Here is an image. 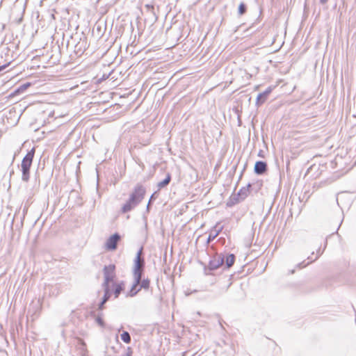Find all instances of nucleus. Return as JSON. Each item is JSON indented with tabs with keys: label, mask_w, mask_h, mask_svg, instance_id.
<instances>
[{
	"label": "nucleus",
	"mask_w": 356,
	"mask_h": 356,
	"mask_svg": "<svg viewBox=\"0 0 356 356\" xmlns=\"http://www.w3.org/2000/svg\"><path fill=\"white\" fill-rule=\"evenodd\" d=\"M35 154V149L32 148L27 152L26 156L23 158L21 167H22V179L23 181L27 182L30 178V168L33 163V159Z\"/></svg>",
	"instance_id": "obj_1"
},
{
	"label": "nucleus",
	"mask_w": 356,
	"mask_h": 356,
	"mask_svg": "<svg viewBox=\"0 0 356 356\" xmlns=\"http://www.w3.org/2000/svg\"><path fill=\"white\" fill-rule=\"evenodd\" d=\"M143 247H141L136 254V257L134 259V264L133 268V277L136 279H140L143 277V274L145 269V259L142 257L143 254Z\"/></svg>",
	"instance_id": "obj_2"
},
{
	"label": "nucleus",
	"mask_w": 356,
	"mask_h": 356,
	"mask_svg": "<svg viewBox=\"0 0 356 356\" xmlns=\"http://www.w3.org/2000/svg\"><path fill=\"white\" fill-rule=\"evenodd\" d=\"M103 273L104 280L102 285H110L115 277V266L114 264L104 266Z\"/></svg>",
	"instance_id": "obj_3"
},
{
	"label": "nucleus",
	"mask_w": 356,
	"mask_h": 356,
	"mask_svg": "<svg viewBox=\"0 0 356 356\" xmlns=\"http://www.w3.org/2000/svg\"><path fill=\"white\" fill-rule=\"evenodd\" d=\"M146 193L145 188L141 184H137L130 193L129 197L140 204L145 197Z\"/></svg>",
	"instance_id": "obj_4"
},
{
	"label": "nucleus",
	"mask_w": 356,
	"mask_h": 356,
	"mask_svg": "<svg viewBox=\"0 0 356 356\" xmlns=\"http://www.w3.org/2000/svg\"><path fill=\"white\" fill-rule=\"evenodd\" d=\"M225 257L222 254H216L209 261L207 268H204V270H214L221 266L224 263Z\"/></svg>",
	"instance_id": "obj_5"
},
{
	"label": "nucleus",
	"mask_w": 356,
	"mask_h": 356,
	"mask_svg": "<svg viewBox=\"0 0 356 356\" xmlns=\"http://www.w3.org/2000/svg\"><path fill=\"white\" fill-rule=\"evenodd\" d=\"M121 238L118 233L111 235L106 241V248L108 250H115L117 249L118 243Z\"/></svg>",
	"instance_id": "obj_6"
},
{
	"label": "nucleus",
	"mask_w": 356,
	"mask_h": 356,
	"mask_svg": "<svg viewBox=\"0 0 356 356\" xmlns=\"http://www.w3.org/2000/svg\"><path fill=\"white\" fill-rule=\"evenodd\" d=\"M139 204L136 202V201L134 200L131 197L126 201V202L122 205L121 208V213H126L131 211H132L134 208H136Z\"/></svg>",
	"instance_id": "obj_7"
},
{
	"label": "nucleus",
	"mask_w": 356,
	"mask_h": 356,
	"mask_svg": "<svg viewBox=\"0 0 356 356\" xmlns=\"http://www.w3.org/2000/svg\"><path fill=\"white\" fill-rule=\"evenodd\" d=\"M268 170L267 163L265 161H258L255 163L254 172L258 175H264Z\"/></svg>",
	"instance_id": "obj_8"
},
{
	"label": "nucleus",
	"mask_w": 356,
	"mask_h": 356,
	"mask_svg": "<svg viewBox=\"0 0 356 356\" xmlns=\"http://www.w3.org/2000/svg\"><path fill=\"white\" fill-rule=\"evenodd\" d=\"M272 91V88L268 87L264 92L259 93L257 95V99H256V105L257 106H261L263 104L267 99L269 94Z\"/></svg>",
	"instance_id": "obj_9"
},
{
	"label": "nucleus",
	"mask_w": 356,
	"mask_h": 356,
	"mask_svg": "<svg viewBox=\"0 0 356 356\" xmlns=\"http://www.w3.org/2000/svg\"><path fill=\"white\" fill-rule=\"evenodd\" d=\"M87 47V42L86 39L81 40L79 41L74 47V53L76 56H81L83 52L86 51Z\"/></svg>",
	"instance_id": "obj_10"
},
{
	"label": "nucleus",
	"mask_w": 356,
	"mask_h": 356,
	"mask_svg": "<svg viewBox=\"0 0 356 356\" xmlns=\"http://www.w3.org/2000/svg\"><path fill=\"white\" fill-rule=\"evenodd\" d=\"M134 283L131 286V289L127 294V297H134L140 291V289H139L138 285L140 284L141 280L140 279H136L134 278Z\"/></svg>",
	"instance_id": "obj_11"
},
{
	"label": "nucleus",
	"mask_w": 356,
	"mask_h": 356,
	"mask_svg": "<svg viewBox=\"0 0 356 356\" xmlns=\"http://www.w3.org/2000/svg\"><path fill=\"white\" fill-rule=\"evenodd\" d=\"M112 286H113V295L115 298H118L120 293L125 289V284L124 281H121L118 283L113 282Z\"/></svg>",
	"instance_id": "obj_12"
},
{
	"label": "nucleus",
	"mask_w": 356,
	"mask_h": 356,
	"mask_svg": "<svg viewBox=\"0 0 356 356\" xmlns=\"http://www.w3.org/2000/svg\"><path fill=\"white\" fill-rule=\"evenodd\" d=\"M31 86V83L29 82L24 83L20 85L18 88H17L14 92L11 94L12 96L17 95L24 92L28 88Z\"/></svg>",
	"instance_id": "obj_13"
},
{
	"label": "nucleus",
	"mask_w": 356,
	"mask_h": 356,
	"mask_svg": "<svg viewBox=\"0 0 356 356\" xmlns=\"http://www.w3.org/2000/svg\"><path fill=\"white\" fill-rule=\"evenodd\" d=\"M251 187V184H248L246 187H243L238 192V197L243 200L249 194V188Z\"/></svg>",
	"instance_id": "obj_14"
},
{
	"label": "nucleus",
	"mask_w": 356,
	"mask_h": 356,
	"mask_svg": "<svg viewBox=\"0 0 356 356\" xmlns=\"http://www.w3.org/2000/svg\"><path fill=\"white\" fill-rule=\"evenodd\" d=\"M104 291V294L102 298L103 302H106L111 298L112 292L110 289V285H102Z\"/></svg>",
	"instance_id": "obj_15"
},
{
	"label": "nucleus",
	"mask_w": 356,
	"mask_h": 356,
	"mask_svg": "<svg viewBox=\"0 0 356 356\" xmlns=\"http://www.w3.org/2000/svg\"><path fill=\"white\" fill-rule=\"evenodd\" d=\"M170 181H171V175L170 173H168L166 175V177L163 181H161L157 184V187H158L159 190L167 186L170 184Z\"/></svg>",
	"instance_id": "obj_16"
},
{
	"label": "nucleus",
	"mask_w": 356,
	"mask_h": 356,
	"mask_svg": "<svg viewBox=\"0 0 356 356\" xmlns=\"http://www.w3.org/2000/svg\"><path fill=\"white\" fill-rule=\"evenodd\" d=\"M234 261H235L234 254H229L226 257V260H225V264H226L227 268H229L232 267L234 265Z\"/></svg>",
	"instance_id": "obj_17"
},
{
	"label": "nucleus",
	"mask_w": 356,
	"mask_h": 356,
	"mask_svg": "<svg viewBox=\"0 0 356 356\" xmlns=\"http://www.w3.org/2000/svg\"><path fill=\"white\" fill-rule=\"evenodd\" d=\"M149 284H150V280L148 278L143 279V280L141 279V282L139 284L140 285L139 289H140V290L142 289L147 290L149 288Z\"/></svg>",
	"instance_id": "obj_18"
},
{
	"label": "nucleus",
	"mask_w": 356,
	"mask_h": 356,
	"mask_svg": "<svg viewBox=\"0 0 356 356\" xmlns=\"http://www.w3.org/2000/svg\"><path fill=\"white\" fill-rule=\"evenodd\" d=\"M121 339L126 343H129L131 341L129 333L127 331H124L120 335Z\"/></svg>",
	"instance_id": "obj_19"
},
{
	"label": "nucleus",
	"mask_w": 356,
	"mask_h": 356,
	"mask_svg": "<svg viewBox=\"0 0 356 356\" xmlns=\"http://www.w3.org/2000/svg\"><path fill=\"white\" fill-rule=\"evenodd\" d=\"M222 229V227H221L218 230H216L214 234H213L212 232L210 233V234L209 235V237L207 238V242L210 243L211 241H213L216 238V237L220 234Z\"/></svg>",
	"instance_id": "obj_20"
},
{
	"label": "nucleus",
	"mask_w": 356,
	"mask_h": 356,
	"mask_svg": "<svg viewBox=\"0 0 356 356\" xmlns=\"http://www.w3.org/2000/svg\"><path fill=\"white\" fill-rule=\"evenodd\" d=\"M240 201H242V200H241L239 197H238V194H236V195L232 197L230 202L227 203V206L231 207L233 204L238 203Z\"/></svg>",
	"instance_id": "obj_21"
},
{
	"label": "nucleus",
	"mask_w": 356,
	"mask_h": 356,
	"mask_svg": "<svg viewBox=\"0 0 356 356\" xmlns=\"http://www.w3.org/2000/svg\"><path fill=\"white\" fill-rule=\"evenodd\" d=\"M247 11L246 5L244 3H241L238 6V13L239 15H244Z\"/></svg>",
	"instance_id": "obj_22"
},
{
	"label": "nucleus",
	"mask_w": 356,
	"mask_h": 356,
	"mask_svg": "<svg viewBox=\"0 0 356 356\" xmlns=\"http://www.w3.org/2000/svg\"><path fill=\"white\" fill-rule=\"evenodd\" d=\"M145 8L146 9L147 12L149 13L153 16L156 17V13H155V10H154V5H152V4H146L145 6Z\"/></svg>",
	"instance_id": "obj_23"
},
{
	"label": "nucleus",
	"mask_w": 356,
	"mask_h": 356,
	"mask_svg": "<svg viewBox=\"0 0 356 356\" xmlns=\"http://www.w3.org/2000/svg\"><path fill=\"white\" fill-rule=\"evenodd\" d=\"M95 321L97 322V323L101 326L102 327H104L105 326V323L104 322V320L102 318V313L101 314H99L96 318H95Z\"/></svg>",
	"instance_id": "obj_24"
},
{
	"label": "nucleus",
	"mask_w": 356,
	"mask_h": 356,
	"mask_svg": "<svg viewBox=\"0 0 356 356\" xmlns=\"http://www.w3.org/2000/svg\"><path fill=\"white\" fill-rule=\"evenodd\" d=\"M133 350L131 347H128L127 349V353L122 356H132Z\"/></svg>",
	"instance_id": "obj_25"
},
{
	"label": "nucleus",
	"mask_w": 356,
	"mask_h": 356,
	"mask_svg": "<svg viewBox=\"0 0 356 356\" xmlns=\"http://www.w3.org/2000/svg\"><path fill=\"white\" fill-rule=\"evenodd\" d=\"M154 195H155V193H153V194L151 195V197H150V198H149V202H148V203H147V211H149V207H150V204H151V203L152 202L153 200L154 199Z\"/></svg>",
	"instance_id": "obj_26"
},
{
	"label": "nucleus",
	"mask_w": 356,
	"mask_h": 356,
	"mask_svg": "<svg viewBox=\"0 0 356 356\" xmlns=\"http://www.w3.org/2000/svg\"><path fill=\"white\" fill-rule=\"evenodd\" d=\"M105 303H106V302H103V300H102V301L99 303V305H98V309H99V310H102V309H104V304H105Z\"/></svg>",
	"instance_id": "obj_27"
},
{
	"label": "nucleus",
	"mask_w": 356,
	"mask_h": 356,
	"mask_svg": "<svg viewBox=\"0 0 356 356\" xmlns=\"http://www.w3.org/2000/svg\"><path fill=\"white\" fill-rule=\"evenodd\" d=\"M322 253H323V252H321V249H318V250H317V255H316V257L314 259H312V261H315L316 259H317L318 258V257H319Z\"/></svg>",
	"instance_id": "obj_28"
},
{
	"label": "nucleus",
	"mask_w": 356,
	"mask_h": 356,
	"mask_svg": "<svg viewBox=\"0 0 356 356\" xmlns=\"http://www.w3.org/2000/svg\"><path fill=\"white\" fill-rule=\"evenodd\" d=\"M327 1L328 0H320V3L323 5L327 3Z\"/></svg>",
	"instance_id": "obj_29"
},
{
	"label": "nucleus",
	"mask_w": 356,
	"mask_h": 356,
	"mask_svg": "<svg viewBox=\"0 0 356 356\" xmlns=\"http://www.w3.org/2000/svg\"><path fill=\"white\" fill-rule=\"evenodd\" d=\"M302 264H303V263H300V264H299L298 266L299 267H305V266H306L307 265H308V264H309V262H308L307 264H305V265H302Z\"/></svg>",
	"instance_id": "obj_30"
},
{
	"label": "nucleus",
	"mask_w": 356,
	"mask_h": 356,
	"mask_svg": "<svg viewBox=\"0 0 356 356\" xmlns=\"http://www.w3.org/2000/svg\"><path fill=\"white\" fill-rule=\"evenodd\" d=\"M26 211H27V209H25V208H24V210H23L24 215L25 214V213L26 212Z\"/></svg>",
	"instance_id": "obj_31"
}]
</instances>
